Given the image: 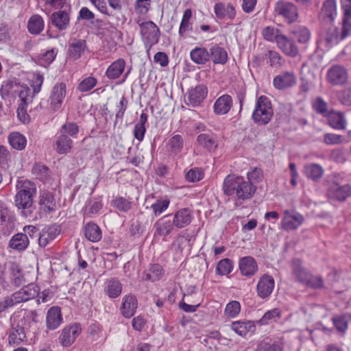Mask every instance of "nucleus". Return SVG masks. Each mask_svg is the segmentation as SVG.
I'll return each instance as SVG.
<instances>
[{
    "mask_svg": "<svg viewBox=\"0 0 351 351\" xmlns=\"http://www.w3.org/2000/svg\"><path fill=\"white\" fill-rule=\"evenodd\" d=\"M17 193L14 197V204L25 217H31L33 211V197L36 192V184L27 180L18 182Z\"/></svg>",
    "mask_w": 351,
    "mask_h": 351,
    "instance_id": "1",
    "label": "nucleus"
},
{
    "mask_svg": "<svg viewBox=\"0 0 351 351\" xmlns=\"http://www.w3.org/2000/svg\"><path fill=\"white\" fill-rule=\"evenodd\" d=\"M273 115L270 99L267 96L261 95L257 99L252 114L253 121L258 125H265L270 122Z\"/></svg>",
    "mask_w": 351,
    "mask_h": 351,
    "instance_id": "2",
    "label": "nucleus"
},
{
    "mask_svg": "<svg viewBox=\"0 0 351 351\" xmlns=\"http://www.w3.org/2000/svg\"><path fill=\"white\" fill-rule=\"evenodd\" d=\"M39 291L40 289L37 285L30 283L14 293L10 297L6 298V302H8L10 306H12L14 304L26 302L37 297Z\"/></svg>",
    "mask_w": 351,
    "mask_h": 351,
    "instance_id": "3",
    "label": "nucleus"
},
{
    "mask_svg": "<svg viewBox=\"0 0 351 351\" xmlns=\"http://www.w3.org/2000/svg\"><path fill=\"white\" fill-rule=\"evenodd\" d=\"M326 80L333 86L345 85L348 80V71L343 66L333 65L327 71Z\"/></svg>",
    "mask_w": 351,
    "mask_h": 351,
    "instance_id": "4",
    "label": "nucleus"
},
{
    "mask_svg": "<svg viewBox=\"0 0 351 351\" xmlns=\"http://www.w3.org/2000/svg\"><path fill=\"white\" fill-rule=\"evenodd\" d=\"M66 86L64 82L55 84L51 88L49 98L50 108L56 112L60 109L66 97Z\"/></svg>",
    "mask_w": 351,
    "mask_h": 351,
    "instance_id": "5",
    "label": "nucleus"
},
{
    "mask_svg": "<svg viewBox=\"0 0 351 351\" xmlns=\"http://www.w3.org/2000/svg\"><path fill=\"white\" fill-rule=\"evenodd\" d=\"M275 12L277 14L283 16L289 23L296 21L298 18V8L291 2L278 1L275 5Z\"/></svg>",
    "mask_w": 351,
    "mask_h": 351,
    "instance_id": "6",
    "label": "nucleus"
},
{
    "mask_svg": "<svg viewBox=\"0 0 351 351\" xmlns=\"http://www.w3.org/2000/svg\"><path fill=\"white\" fill-rule=\"evenodd\" d=\"M141 33L145 39L150 44L158 43L160 35L159 28L153 21L143 22L140 24Z\"/></svg>",
    "mask_w": 351,
    "mask_h": 351,
    "instance_id": "7",
    "label": "nucleus"
},
{
    "mask_svg": "<svg viewBox=\"0 0 351 351\" xmlns=\"http://www.w3.org/2000/svg\"><path fill=\"white\" fill-rule=\"evenodd\" d=\"M275 281L274 278L269 274L263 275L256 285V292L259 298L265 299L269 298L274 289Z\"/></svg>",
    "mask_w": 351,
    "mask_h": 351,
    "instance_id": "8",
    "label": "nucleus"
},
{
    "mask_svg": "<svg viewBox=\"0 0 351 351\" xmlns=\"http://www.w3.org/2000/svg\"><path fill=\"white\" fill-rule=\"evenodd\" d=\"M284 215L281 226L282 229L287 231L296 230L304 221L303 216L298 213L286 210Z\"/></svg>",
    "mask_w": 351,
    "mask_h": 351,
    "instance_id": "9",
    "label": "nucleus"
},
{
    "mask_svg": "<svg viewBox=\"0 0 351 351\" xmlns=\"http://www.w3.org/2000/svg\"><path fill=\"white\" fill-rule=\"evenodd\" d=\"M328 195L330 199L345 202L351 196V185L347 184L341 186L333 183L328 190Z\"/></svg>",
    "mask_w": 351,
    "mask_h": 351,
    "instance_id": "10",
    "label": "nucleus"
},
{
    "mask_svg": "<svg viewBox=\"0 0 351 351\" xmlns=\"http://www.w3.org/2000/svg\"><path fill=\"white\" fill-rule=\"evenodd\" d=\"M81 332V328L78 324H73L65 327L59 337L60 342L62 346H71Z\"/></svg>",
    "mask_w": 351,
    "mask_h": 351,
    "instance_id": "11",
    "label": "nucleus"
},
{
    "mask_svg": "<svg viewBox=\"0 0 351 351\" xmlns=\"http://www.w3.org/2000/svg\"><path fill=\"white\" fill-rule=\"evenodd\" d=\"M243 177L235 175H228L226 177L223 184V190L225 195L230 196L235 195L237 197L239 183L241 184Z\"/></svg>",
    "mask_w": 351,
    "mask_h": 351,
    "instance_id": "12",
    "label": "nucleus"
},
{
    "mask_svg": "<svg viewBox=\"0 0 351 351\" xmlns=\"http://www.w3.org/2000/svg\"><path fill=\"white\" fill-rule=\"evenodd\" d=\"M208 90L206 86L200 84L191 89L187 95L188 105L193 107L199 106L207 95Z\"/></svg>",
    "mask_w": 351,
    "mask_h": 351,
    "instance_id": "13",
    "label": "nucleus"
},
{
    "mask_svg": "<svg viewBox=\"0 0 351 351\" xmlns=\"http://www.w3.org/2000/svg\"><path fill=\"white\" fill-rule=\"evenodd\" d=\"M296 83V77L293 72L287 71L274 78V86L278 90H282L293 86Z\"/></svg>",
    "mask_w": 351,
    "mask_h": 351,
    "instance_id": "14",
    "label": "nucleus"
},
{
    "mask_svg": "<svg viewBox=\"0 0 351 351\" xmlns=\"http://www.w3.org/2000/svg\"><path fill=\"white\" fill-rule=\"evenodd\" d=\"M50 19L52 25L60 31L66 29L70 24L69 14L65 10H58L53 12Z\"/></svg>",
    "mask_w": 351,
    "mask_h": 351,
    "instance_id": "15",
    "label": "nucleus"
},
{
    "mask_svg": "<svg viewBox=\"0 0 351 351\" xmlns=\"http://www.w3.org/2000/svg\"><path fill=\"white\" fill-rule=\"evenodd\" d=\"M239 269L243 276H253L258 271V265L255 259L252 256H245L239 260Z\"/></svg>",
    "mask_w": 351,
    "mask_h": 351,
    "instance_id": "16",
    "label": "nucleus"
},
{
    "mask_svg": "<svg viewBox=\"0 0 351 351\" xmlns=\"http://www.w3.org/2000/svg\"><path fill=\"white\" fill-rule=\"evenodd\" d=\"M137 306L138 301L136 296L131 294L126 295L123 298L121 314L125 318H130L136 313Z\"/></svg>",
    "mask_w": 351,
    "mask_h": 351,
    "instance_id": "17",
    "label": "nucleus"
},
{
    "mask_svg": "<svg viewBox=\"0 0 351 351\" xmlns=\"http://www.w3.org/2000/svg\"><path fill=\"white\" fill-rule=\"evenodd\" d=\"M276 44L279 49L290 57H296L299 53L298 48L295 43L285 35L277 38Z\"/></svg>",
    "mask_w": 351,
    "mask_h": 351,
    "instance_id": "18",
    "label": "nucleus"
},
{
    "mask_svg": "<svg viewBox=\"0 0 351 351\" xmlns=\"http://www.w3.org/2000/svg\"><path fill=\"white\" fill-rule=\"evenodd\" d=\"M62 322L60 308L58 306L51 307L47 313L46 325L48 329L55 330Z\"/></svg>",
    "mask_w": 351,
    "mask_h": 351,
    "instance_id": "19",
    "label": "nucleus"
},
{
    "mask_svg": "<svg viewBox=\"0 0 351 351\" xmlns=\"http://www.w3.org/2000/svg\"><path fill=\"white\" fill-rule=\"evenodd\" d=\"M232 107V99L229 95L225 94L219 97L213 106L214 112L217 115L227 114Z\"/></svg>",
    "mask_w": 351,
    "mask_h": 351,
    "instance_id": "20",
    "label": "nucleus"
},
{
    "mask_svg": "<svg viewBox=\"0 0 351 351\" xmlns=\"http://www.w3.org/2000/svg\"><path fill=\"white\" fill-rule=\"evenodd\" d=\"M214 12L216 17L220 20L226 18L232 20L236 14L235 9L231 3L225 4L221 2L215 5Z\"/></svg>",
    "mask_w": 351,
    "mask_h": 351,
    "instance_id": "21",
    "label": "nucleus"
},
{
    "mask_svg": "<svg viewBox=\"0 0 351 351\" xmlns=\"http://www.w3.org/2000/svg\"><path fill=\"white\" fill-rule=\"evenodd\" d=\"M86 50H87L86 40L74 38L69 45L68 54L71 58L77 60Z\"/></svg>",
    "mask_w": 351,
    "mask_h": 351,
    "instance_id": "22",
    "label": "nucleus"
},
{
    "mask_svg": "<svg viewBox=\"0 0 351 351\" xmlns=\"http://www.w3.org/2000/svg\"><path fill=\"white\" fill-rule=\"evenodd\" d=\"M174 226L173 221L169 218V215H166L155 223V234L161 237H167L172 232Z\"/></svg>",
    "mask_w": 351,
    "mask_h": 351,
    "instance_id": "23",
    "label": "nucleus"
},
{
    "mask_svg": "<svg viewBox=\"0 0 351 351\" xmlns=\"http://www.w3.org/2000/svg\"><path fill=\"white\" fill-rule=\"evenodd\" d=\"M209 58L215 64H225L228 58V53L224 48L215 45L209 49Z\"/></svg>",
    "mask_w": 351,
    "mask_h": 351,
    "instance_id": "24",
    "label": "nucleus"
},
{
    "mask_svg": "<svg viewBox=\"0 0 351 351\" xmlns=\"http://www.w3.org/2000/svg\"><path fill=\"white\" fill-rule=\"evenodd\" d=\"M125 67V61L123 58H119L113 62L106 71V77L110 80H115L121 76Z\"/></svg>",
    "mask_w": 351,
    "mask_h": 351,
    "instance_id": "25",
    "label": "nucleus"
},
{
    "mask_svg": "<svg viewBox=\"0 0 351 351\" xmlns=\"http://www.w3.org/2000/svg\"><path fill=\"white\" fill-rule=\"evenodd\" d=\"M191 213L189 209L182 208L177 211L173 217V224L178 228H182L188 226L191 221Z\"/></svg>",
    "mask_w": 351,
    "mask_h": 351,
    "instance_id": "26",
    "label": "nucleus"
},
{
    "mask_svg": "<svg viewBox=\"0 0 351 351\" xmlns=\"http://www.w3.org/2000/svg\"><path fill=\"white\" fill-rule=\"evenodd\" d=\"M105 293L110 298H118L122 292V284L117 278H112L106 280Z\"/></svg>",
    "mask_w": 351,
    "mask_h": 351,
    "instance_id": "27",
    "label": "nucleus"
},
{
    "mask_svg": "<svg viewBox=\"0 0 351 351\" xmlns=\"http://www.w3.org/2000/svg\"><path fill=\"white\" fill-rule=\"evenodd\" d=\"M237 199L239 200L245 201L250 199L256 191V186H254L250 181L245 180L243 177L241 184L239 183Z\"/></svg>",
    "mask_w": 351,
    "mask_h": 351,
    "instance_id": "28",
    "label": "nucleus"
},
{
    "mask_svg": "<svg viewBox=\"0 0 351 351\" xmlns=\"http://www.w3.org/2000/svg\"><path fill=\"white\" fill-rule=\"evenodd\" d=\"M321 15L326 22L331 23L337 15V5L335 0H326L324 2Z\"/></svg>",
    "mask_w": 351,
    "mask_h": 351,
    "instance_id": "29",
    "label": "nucleus"
},
{
    "mask_svg": "<svg viewBox=\"0 0 351 351\" xmlns=\"http://www.w3.org/2000/svg\"><path fill=\"white\" fill-rule=\"evenodd\" d=\"M59 234L58 228L53 226L46 227L39 232L38 244L40 247H45L50 241L53 240Z\"/></svg>",
    "mask_w": 351,
    "mask_h": 351,
    "instance_id": "30",
    "label": "nucleus"
},
{
    "mask_svg": "<svg viewBox=\"0 0 351 351\" xmlns=\"http://www.w3.org/2000/svg\"><path fill=\"white\" fill-rule=\"evenodd\" d=\"M72 146L73 141L67 135L60 134L55 142L54 149L59 154H64L69 153Z\"/></svg>",
    "mask_w": 351,
    "mask_h": 351,
    "instance_id": "31",
    "label": "nucleus"
},
{
    "mask_svg": "<svg viewBox=\"0 0 351 351\" xmlns=\"http://www.w3.org/2000/svg\"><path fill=\"white\" fill-rule=\"evenodd\" d=\"M231 329L237 335L241 337H245L249 332L255 330V325L252 322H233L230 325Z\"/></svg>",
    "mask_w": 351,
    "mask_h": 351,
    "instance_id": "32",
    "label": "nucleus"
},
{
    "mask_svg": "<svg viewBox=\"0 0 351 351\" xmlns=\"http://www.w3.org/2000/svg\"><path fill=\"white\" fill-rule=\"evenodd\" d=\"M45 27V22L43 17L39 14H33L27 22V29L31 34L38 35Z\"/></svg>",
    "mask_w": 351,
    "mask_h": 351,
    "instance_id": "33",
    "label": "nucleus"
},
{
    "mask_svg": "<svg viewBox=\"0 0 351 351\" xmlns=\"http://www.w3.org/2000/svg\"><path fill=\"white\" fill-rule=\"evenodd\" d=\"M29 244V239L27 234L17 233L15 234L9 242V246L19 251L25 250Z\"/></svg>",
    "mask_w": 351,
    "mask_h": 351,
    "instance_id": "34",
    "label": "nucleus"
},
{
    "mask_svg": "<svg viewBox=\"0 0 351 351\" xmlns=\"http://www.w3.org/2000/svg\"><path fill=\"white\" fill-rule=\"evenodd\" d=\"M25 338L26 334L24 328L17 324L11 329L9 333L8 341L10 345L18 346L24 341Z\"/></svg>",
    "mask_w": 351,
    "mask_h": 351,
    "instance_id": "35",
    "label": "nucleus"
},
{
    "mask_svg": "<svg viewBox=\"0 0 351 351\" xmlns=\"http://www.w3.org/2000/svg\"><path fill=\"white\" fill-rule=\"evenodd\" d=\"M291 268L293 274L297 280L303 284L306 281L307 278L311 274V273H309L302 265V262L300 259H293L292 261Z\"/></svg>",
    "mask_w": 351,
    "mask_h": 351,
    "instance_id": "36",
    "label": "nucleus"
},
{
    "mask_svg": "<svg viewBox=\"0 0 351 351\" xmlns=\"http://www.w3.org/2000/svg\"><path fill=\"white\" fill-rule=\"evenodd\" d=\"M191 60L197 64H204L209 61V51L204 47H195L190 53Z\"/></svg>",
    "mask_w": 351,
    "mask_h": 351,
    "instance_id": "37",
    "label": "nucleus"
},
{
    "mask_svg": "<svg viewBox=\"0 0 351 351\" xmlns=\"http://www.w3.org/2000/svg\"><path fill=\"white\" fill-rule=\"evenodd\" d=\"M39 203L46 213H50L55 210L56 200L50 192L43 191L40 195Z\"/></svg>",
    "mask_w": 351,
    "mask_h": 351,
    "instance_id": "38",
    "label": "nucleus"
},
{
    "mask_svg": "<svg viewBox=\"0 0 351 351\" xmlns=\"http://www.w3.org/2000/svg\"><path fill=\"white\" fill-rule=\"evenodd\" d=\"M84 234L86 238L91 242H97L102 237L100 228L93 222H89L85 226Z\"/></svg>",
    "mask_w": 351,
    "mask_h": 351,
    "instance_id": "39",
    "label": "nucleus"
},
{
    "mask_svg": "<svg viewBox=\"0 0 351 351\" xmlns=\"http://www.w3.org/2000/svg\"><path fill=\"white\" fill-rule=\"evenodd\" d=\"M304 174L314 181L319 180L324 174L323 168L318 164L311 163L304 166Z\"/></svg>",
    "mask_w": 351,
    "mask_h": 351,
    "instance_id": "40",
    "label": "nucleus"
},
{
    "mask_svg": "<svg viewBox=\"0 0 351 351\" xmlns=\"http://www.w3.org/2000/svg\"><path fill=\"white\" fill-rule=\"evenodd\" d=\"M351 30V23L349 21V19L347 18H344L343 20L342 28L340 35L337 29L335 28L333 29L335 36L332 37H328L327 40L328 42H338L339 40H341L346 38L349 34Z\"/></svg>",
    "mask_w": 351,
    "mask_h": 351,
    "instance_id": "41",
    "label": "nucleus"
},
{
    "mask_svg": "<svg viewBox=\"0 0 351 351\" xmlns=\"http://www.w3.org/2000/svg\"><path fill=\"white\" fill-rule=\"evenodd\" d=\"M8 141L12 148L19 151L24 149L27 144L25 136L17 132L10 134Z\"/></svg>",
    "mask_w": 351,
    "mask_h": 351,
    "instance_id": "42",
    "label": "nucleus"
},
{
    "mask_svg": "<svg viewBox=\"0 0 351 351\" xmlns=\"http://www.w3.org/2000/svg\"><path fill=\"white\" fill-rule=\"evenodd\" d=\"M32 171L36 178L43 182L48 181L51 176L49 169L46 165L40 162L34 164Z\"/></svg>",
    "mask_w": 351,
    "mask_h": 351,
    "instance_id": "43",
    "label": "nucleus"
},
{
    "mask_svg": "<svg viewBox=\"0 0 351 351\" xmlns=\"http://www.w3.org/2000/svg\"><path fill=\"white\" fill-rule=\"evenodd\" d=\"M328 121L329 125L336 130H343L346 128V119L340 112L328 113Z\"/></svg>",
    "mask_w": 351,
    "mask_h": 351,
    "instance_id": "44",
    "label": "nucleus"
},
{
    "mask_svg": "<svg viewBox=\"0 0 351 351\" xmlns=\"http://www.w3.org/2000/svg\"><path fill=\"white\" fill-rule=\"evenodd\" d=\"M282 315V311L278 308H275L267 311L261 319L258 321L261 325H267L273 322H276Z\"/></svg>",
    "mask_w": 351,
    "mask_h": 351,
    "instance_id": "45",
    "label": "nucleus"
},
{
    "mask_svg": "<svg viewBox=\"0 0 351 351\" xmlns=\"http://www.w3.org/2000/svg\"><path fill=\"white\" fill-rule=\"evenodd\" d=\"M350 315L346 314L337 315L332 317V322L339 332L346 333L348 328Z\"/></svg>",
    "mask_w": 351,
    "mask_h": 351,
    "instance_id": "46",
    "label": "nucleus"
},
{
    "mask_svg": "<svg viewBox=\"0 0 351 351\" xmlns=\"http://www.w3.org/2000/svg\"><path fill=\"white\" fill-rule=\"evenodd\" d=\"M164 274V269L161 265L154 264L150 266L148 271L145 272L144 279L154 282L160 280Z\"/></svg>",
    "mask_w": 351,
    "mask_h": 351,
    "instance_id": "47",
    "label": "nucleus"
},
{
    "mask_svg": "<svg viewBox=\"0 0 351 351\" xmlns=\"http://www.w3.org/2000/svg\"><path fill=\"white\" fill-rule=\"evenodd\" d=\"M192 16V11L191 9H186L184 10L182 21L180 23V28H179V35L181 37H183L184 34L189 32L192 30V23L190 21V19Z\"/></svg>",
    "mask_w": 351,
    "mask_h": 351,
    "instance_id": "48",
    "label": "nucleus"
},
{
    "mask_svg": "<svg viewBox=\"0 0 351 351\" xmlns=\"http://www.w3.org/2000/svg\"><path fill=\"white\" fill-rule=\"evenodd\" d=\"M197 141L209 151L214 150L217 147L215 138L213 135L201 134L197 136Z\"/></svg>",
    "mask_w": 351,
    "mask_h": 351,
    "instance_id": "49",
    "label": "nucleus"
},
{
    "mask_svg": "<svg viewBox=\"0 0 351 351\" xmlns=\"http://www.w3.org/2000/svg\"><path fill=\"white\" fill-rule=\"evenodd\" d=\"M101 208L102 204L100 202L89 200L83 208L84 215L87 217H93L99 213Z\"/></svg>",
    "mask_w": 351,
    "mask_h": 351,
    "instance_id": "50",
    "label": "nucleus"
},
{
    "mask_svg": "<svg viewBox=\"0 0 351 351\" xmlns=\"http://www.w3.org/2000/svg\"><path fill=\"white\" fill-rule=\"evenodd\" d=\"M9 269L11 273L12 282L15 285V286L20 287L23 285L25 282V280L22 274L21 269L19 265L14 263H12L10 264Z\"/></svg>",
    "mask_w": 351,
    "mask_h": 351,
    "instance_id": "51",
    "label": "nucleus"
},
{
    "mask_svg": "<svg viewBox=\"0 0 351 351\" xmlns=\"http://www.w3.org/2000/svg\"><path fill=\"white\" fill-rule=\"evenodd\" d=\"M183 138L181 135L176 134L172 136L167 143L169 150L171 153L177 154L181 152L183 148Z\"/></svg>",
    "mask_w": 351,
    "mask_h": 351,
    "instance_id": "52",
    "label": "nucleus"
},
{
    "mask_svg": "<svg viewBox=\"0 0 351 351\" xmlns=\"http://www.w3.org/2000/svg\"><path fill=\"white\" fill-rule=\"evenodd\" d=\"M328 103L321 97H316L312 102L313 109L323 117L328 115Z\"/></svg>",
    "mask_w": 351,
    "mask_h": 351,
    "instance_id": "53",
    "label": "nucleus"
},
{
    "mask_svg": "<svg viewBox=\"0 0 351 351\" xmlns=\"http://www.w3.org/2000/svg\"><path fill=\"white\" fill-rule=\"evenodd\" d=\"M293 34L299 43H306L311 38L309 30L304 26L296 27L293 31Z\"/></svg>",
    "mask_w": 351,
    "mask_h": 351,
    "instance_id": "54",
    "label": "nucleus"
},
{
    "mask_svg": "<svg viewBox=\"0 0 351 351\" xmlns=\"http://www.w3.org/2000/svg\"><path fill=\"white\" fill-rule=\"evenodd\" d=\"M233 261L229 258L221 260L216 267V273L221 276L229 274L233 269Z\"/></svg>",
    "mask_w": 351,
    "mask_h": 351,
    "instance_id": "55",
    "label": "nucleus"
},
{
    "mask_svg": "<svg viewBox=\"0 0 351 351\" xmlns=\"http://www.w3.org/2000/svg\"><path fill=\"white\" fill-rule=\"evenodd\" d=\"M269 59L268 62L273 68H280L282 66L285 61L282 56L276 51L269 50L265 54Z\"/></svg>",
    "mask_w": 351,
    "mask_h": 351,
    "instance_id": "56",
    "label": "nucleus"
},
{
    "mask_svg": "<svg viewBox=\"0 0 351 351\" xmlns=\"http://www.w3.org/2000/svg\"><path fill=\"white\" fill-rule=\"evenodd\" d=\"M338 100L343 105L350 106H351V83L348 86L345 87L343 89L337 93Z\"/></svg>",
    "mask_w": 351,
    "mask_h": 351,
    "instance_id": "57",
    "label": "nucleus"
},
{
    "mask_svg": "<svg viewBox=\"0 0 351 351\" xmlns=\"http://www.w3.org/2000/svg\"><path fill=\"white\" fill-rule=\"evenodd\" d=\"M263 36L268 41H275L277 43V38L282 36L283 34H280L278 29L274 27H266L263 29Z\"/></svg>",
    "mask_w": 351,
    "mask_h": 351,
    "instance_id": "58",
    "label": "nucleus"
},
{
    "mask_svg": "<svg viewBox=\"0 0 351 351\" xmlns=\"http://www.w3.org/2000/svg\"><path fill=\"white\" fill-rule=\"evenodd\" d=\"M112 205L121 212H127L132 207L130 201L123 197H117L112 200Z\"/></svg>",
    "mask_w": 351,
    "mask_h": 351,
    "instance_id": "59",
    "label": "nucleus"
},
{
    "mask_svg": "<svg viewBox=\"0 0 351 351\" xmlns=\"http://www.w3.org/2000/svg\"><path fill=\"white\" fill-rule=\"evenodd\" d=\"M97 83V80L95 77L89 76L80 82L77 86V89L80 92H87L96 86Z\"/></svg>",
    "mask_w": 351,
    "mask_h": 351,
    "instance_id": "60",
    "label": "nucleus"
},
{
    "mask_svg": "<svg viewBox=\"0 0 351 351\" xmlns=\"http://www.w3.org/2000/svg\"><path fill=\"white\" fill-rule=\"evenodd\" d=\"M241 311L240 303L237 301H231L227 304L225 314L230 317H235Z\"/></svg>",
    "mask_w": 351,
    "mask_h": 351,
    "instance_id": "61",
    "label": "nucleus"
},
{
    "mask_svg": "<svg viewBox=\"0 0 351 351\" xmlns=\"http://www.w3.org/2000/svg\"><path fill=\"white\" fill-rule=\"evenodd\" d=\"M79 132L78 125L73 122H66L65 123L61 128L60 130V134H63L64 135H69L71 136H74Z\"/></svg>",
    "mask_w": 351,
    "mask_h": 351,
    "instance_id": "62",
    "label": "nucleus"
},
{
    "mask_svg": "<svg viewBox=\"0 0 351 351\" xmlns=\"http://www.w3.org/2000/svg\"><path fill=\"white\" fill-rule=\"evenodd\" d=\"M304 284L314 289L324 287V280L322 278L321 276H314L311 274Z\"/></svg>",
    "mask_w": 351,
    "mask_h": 351,
    "instance_id": "63",
    "label": "nucleus"
},
{
    "mask_svg": "<svg viewBox=\"0 0 351 351\" xmlns=\"http://www.w3.org/2000/svg\"><path fill=\"white\" fill-rule=\"evenodd\" d=\"M169 205V201L168 199H158L152 205L151 208L154 215L158 216L168 208Z\"/></svg>",
    "mask_w": 351,
    "mask_h": 351,
    "instance_id": "64",
    "label": "nucleus"
}]
</instances>
